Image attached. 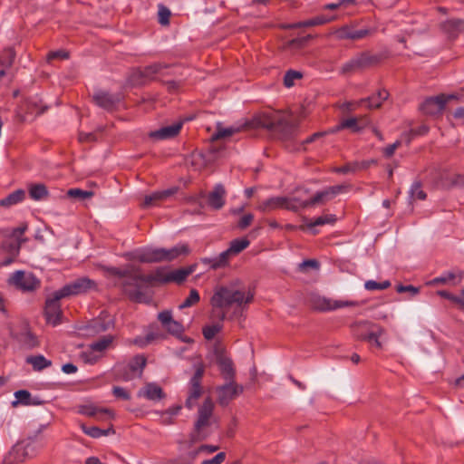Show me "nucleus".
Returning a JSON list of instances; mask_svg holds the SVG:
<instances>
[{"instance_id": "1", "label": "nucleus", "mask_w": 464, "mask_h": 464, "mask_svg": "<svg viewBox=\"0 0 464 464\" xmlns=\"http://www.w3.org/2000/svg\"><path fill=\"white\" fill-rule=\"evenodd\" d=\"M238 280L232 281L227 285H217L214 294L210 298L212 305L211 318L224 321L227 316V311L232 306L242 307L249 304L254 300V294L239 287Z\"/></svg>"}, {"instance_id": "2", "label": "nucleus", "mask_w": 464, "mask_h": 464, "mask_svg": "<svg viewBox=\"0 0 464 464\" xmlns=\"http://www.w3.org/2000/svg\"><path fill=\"white\" fill-rule=\"evenodd\" d=\"M100 269L109 276L118 277L121 281L114 284L130 301L137 304H149L150 296H147L142 291L140 268L133 265H127L125 268L101 265Z\"/></svg>"}, {"instance_id": "3", "label": "nucleus", "mask_w": 464, "mask_h": 464, "mask_svg": "<svg viewBox=\"0 0 464 464\" xmlns=\"http://www.w3.org/2000/svg\"><path fill=\"white\" fill-rule=\"evenodd\" d=\"M214 409V401L210 397H207L198 410V417L194 423L193 430L189 435L191 442L201 441L207 438L204 429L211 425Z\"/></svg>"}, {"instance_id": "4", "label": "nucleus", "mask_w": 464, "mask_h": 464, "mask_svg": "<svg viewBox=\"0 0 464 464\" xmlns=\"http://www.w3.org/2000/svg\"><path fill=\"white\" fill-rule=\"evenodd\" d=\"M349 188L350 185L344 184L327 187L323 190L317 191L309 199H298V206H300V208H307L316 205H324L335 198L337 195L347 192Z\"/></svg>"}, {"instance_id": "5", "label": "nucleus", "mask_w": 464, "mask_h": 464, "mask_svg": "<svg viewBox=\"0 0 464 464\" xmlns=\"http://www.w3.org/2000/svg\"><path fill=\"white\" fill-rule=\"evenodd\" d=\"M455 98V95L439 94L426 98L419 106L420 111L430 117H440L442 115L447 102Z\"/></svg>"}, {"instance_id": "6", "label": "nucleus", "mask_w": 464, "mask_h": 464, "mask_svg": "<svg viewBox=\"0 0 464 464\" xmlns=\"http://www.w3.org/2000/svg\"><path fill=\"white\" fill-rule=\"evenodd\" d=\"M173 66L161 63H155L147 65L141 69H138L130 76V82L134 85H143L147 81L155 80V76L160 74L164 76L162 72L165 69H171Z\"/></svg>"}, {"instance_id": "7", "label": "nucleus", "mask_w": 464, "mask_h": 464, "mask_svg": "<svg viewBox=\"0 0 464 464\" xmlns=\"http://www.w3.org/2000/svg\"><path fill=\"white\" fill-rule=\"evenodd\" d=\"M97 284L94 280L90 279L89 277L82 276L77 278L76 280L66 284L61 289L57 290L60 294V296L63 298L69 297L72 295H78L82 294L87 293L91 289H96Z\"/></svg>"}, {"instance_id": "8", "label": "nucleus", "mask_w": 464, "mask_h": 464, "mask_svg": "<svg viewBox=\"0 0 464 464\" xmlns=\"http://www.w3.org/2000/svg\"><path fill=\"white\" fill-rule=\"evenodd\" d=\"M9 282L23 292H34L41 287V281L33 273L21 270L14 272Z\"/></svg>"}, {"instance_id": "9", "label": "nucleus", "mask_w": 464, "mask_h": 464, "mask_svg": "<svg viewBox=\"0 0 464 464\" xmlns=\"http://www.w3.org/2000/svg\"><path fill=\"white\" fill-rule=\"evenodd\" d=\"M257 208L262 212H269L277 208L296 212L300 209V206H298V199L295 198L272 197L260 203Z\"/></svg>"}, {"instance_id": "10", "label": "nucleus", "mask_w": 464, "mask_h": 464, "mask_svg": "<svg viewBox=\"0 0 464 464\" xmlns=\"http://www.w3.org/2000/svg\"><path fill=\"white\" fill-rule=\"evenodd\" d=\"M216 392L218 394V403L222 407H226L230 401L243 393L244 387L237 383L236 381H228L225 384L218 386Z\"/></svg>"}, {"instance_id": "11", "label": "nucleus", "mask_w": 464, "mask_h": 464, "mask_svg": "<svg viewBox=\"0 0 464 464\" xmlns=\"http://www.w3.org/2000/svg\"><path fill=\"white\" fill-rule=\"evenodd\" d=\"M34 454V444L33 441H22L16 443L5 458V464H17L24 462L27 458Z\"/></svg>"}, {"instance_id": "12", "label": "nucleus", "mask_w": 464, "mask_h": 464, "mask_svg": "<svg viewBox=\"0 0 464 464\" xmlns=\"http://www.w3.org/2000/svg\"><path fill=\"white\" fill-rule=\"evenodd\" d=\"M214 354L216 356V363L218 364L222 378L226 381H236V369L231 358L225 354V350L221 347L216 346L214 348Z\"/></svg>"}, {"instance_id": "13", "label": "nucleus", "mask_w": 464, "mask_h": 464, "mask_svg": "<svg viewBox=\"0 0 464 464\" xmlns=\"http://www.w3.org/2000/svg\"><path fill=\"white\" fill-rule=\"evenodd\" d=\"M63 298V296H60L58 291H55L53 294V296L45 301V320L48 324H51L53 326H56L57 324H61V317L63 315V312L61 309L60 300Z\"/></svg>"}, {"instance_id": "14", "label": "nucleus", "mask_w": 464, "mask_h": 464, "mask_svg": "<svg viewBox=\"0 0 464 464\" xmlns=\"http://www.w3.org/2000/svg\"><path fill=\"white\" fill-rule=\"evenodd\" d=\"M312 307L319 312L334 311L343 307L358 306L357 301L333 300L326 297L315 296L311 300Z\"/></svg>"}, {"instance_id": "15", "label": "nucleus", "mask_w": 464, "mask_h": 464, "mask_svg": "<svg viewBox=\"0 0 464 464\" xmlns=\"http://www.w3.org/2000/svg\"><path fill=\"white\" fill-rule=\"evenodd\" d=\"M121 93H110L106 91L98 90L92 95L93 102L107 111H113L122 101Z\"/></svg>"}, {"instance_id": "16", "label": "nucleus", "mask_w": 464, "mask_h": 464, "mask_svg": "<svg viewBox=\"0 0 464 464\" xmlns=\"http://www.w3.org/2000/svg\"><path fill=\"white\" fill-rule=\"evenodd\" d=\"M11 336L27 348H34L39 345L36 335L32 333L29 324L26 322H23L20 324L19 331H12Z\"/></svg>"}, {"instance_id": "17", "label": "nucleus", "mask_w": 464, "mask_h": 464, "mask_svg": "<svg viewBox=\"0 0 464 464\" xmlns=\"http://www.w3.org/2000/svg\"><path fill=\"white\" fill-rule=\"evenodd\" d=\"M334 19L333 15L318 14L316 16L304 19L299 22L283 24L280 29H301L305 27H314L323 25Z\"/></svg>"}, {"instance_id": "18", "label": "nucleus", "mask_w": 464, "mask_h": 464, "mask_svg": "<svg viewBox=\"0 0 464 464\" xmlns=\"http://www.w3.org/2000/svg\"><path fill=\"white\" fill-rule=\"evenodd\" d=\"M134 258L140 263H161L163 262L162 247H144L138 249Z\"/></svg>"}, {"instance_id": "19", "label": "nucleus", "mask_w": 464, "mask_h": 464, "mask_svg": "<svg viewBox=\"0 0 464 464\" xmlns=\"http://www.w3.org/2000/svg\"><path fill=\"white\" fill-rule=\"evenodd\" d=\"M78 412L87 417H93L97 420L112 419L114 412L106 408H99L93 404H85L79 406Z\"/></svg>"}, {"instance_id": "20", "label": "nucleus", "mask_w": 464, "mask_h": 464, "mask_svg": "<svg viewBox=\"0 0 464 464\" xmlns=\"http://www.w3.org/2000/svg\"><path fill=\"white\" fill-rule=\"evenodd\" d=\"M179 190L178 187H172L165 190L155 191L150 195L145 196L142 202V207L145 208L157 206L160 202L175 195Z\"/></svg>"}, {"instance_id": "21", "label": "nucleus", "mask_w": 464, "mask_h": 464, "mask_svg": "<svg viewBox=\"0 0 464 464\" xmlns=\"http://www.w3.org/2000/svg\"><path fill=\"white\" fill-rule=\"evenodd\" d=\"M277 119L268 114H262L255 117L251 121L246 122L242 128L248 130L251 128H263L273 130L276 127Z\"/></svg>"}, {"instance_id": "22", "label": "nucleus", "mask_w": 464, "mask_h": 464, "mask_svg": "<svg viewBox=\"0 0 464 464\" xmlns=\"http://www.w3.org/2000/svg\"><path fill=\"white\" fill-rule=\"evenodd\" d=\"M276 125L274 131L278 132L281 138L285 140L292 139L295 135L298 127L297 123L285 118H278Z\"/></svg>"}, {"instance_id": "23", "label": "nucleus", "mask_w": 464, "mask_h": 464, "mask_svg": "<svg viewBox=\"0 0 464 464\" xmlns=\"http://www.w3.org/2000/svg\"><path fill=\"white\" fill-rule=\"evenodd\" d=\"M226 189L222 184H217L208 193V205L215 210L222 208L226 203Z\"/></svg>"}, {"instance_id": "24", "label": "nucleus", "mask_w": 464, "mask_h": 464, "mask_svg": "<svg viewBox=\"0 0 464 464\" xmlns=\"http://www.w3.org/2000/svg\"><path fill=\"white\" fill-rule=\"evenodd\" d=\"M389 92L385 89H380L378 92L372 96L361 99L358 101L360 105H364L368 109H379L382 105L383 102L389 98Z\"/></svg>"}, {"instance_id": "25", "label": "nucleus", "mask_w": 464, "mask_h": 464, "mask_svg": "<svg viewBox=\"0 0 464 464\" xmlns=\"http://www.w3.org/2000/svg\"><path fill=\"white\" fill-rule=\"evenodd\" d=\"M190 247L188 244H178L171 248L162 247L163 262H171L179 256H186L190 254Z\"/></svg>"}, {"instance_id": "26", "label": "nucleus", "mask_w": 464, "mask_h": 464, "mask_svg": "<svg viewBox=\"0 0 464 464\" xmlns=\"http://www.w3.org/2000/svg\"><path fill=\"white\" fill-rule=\"evenodd\" d=\"M165 396L163 389L155 382L147 383L138 392V397H144L150 401H160Z\"/></svg>"}, {"instance_id": "27", "label": "nucleus", "mask_w": 464, "mask_h": 464, "mask_svg": "<svg viewBox=\"0 0 464 464\" xmlns=\"http://www.w3.org/2000/svg\"><path fill=\"white\" fill-rule=\"evenodd\" d=\"M28 241V238L20 239V241H15L13 239H6L2 243V248L11 255L10 257L6 258L3 261L4 266L10 265L15 256H18L20 252L21 246Z\"/></svg>"}, {"instance_id": "28", "label": "nucleus", "mask_w": 464, "mask_h": 464, "mask_svg": "<svg viewBox=\"0 0 464 464\" xmlns=\"http://www.w3.org/2000/svg\"><path fill=\"white\" fill-rule=\"evenodd\" d=\"M182 128V122H176L172 125L162 127L155 131H151L150 138L156 140H166L176 137Z\"/></svg>"}, {"instance_id": "29", "label": "nucleus", "mask_w": 464, "mask_h": 464, "mask_svg": "<svg viewBox=\"0 0 464 464\" xmlns=\"http://www.w3.org/2000/svg\"><path fill=\"white\" fill-rule=\"evenodd\" d=\"M368 123V120L366 118H348L343 120L336 127L335 130H340L343 129H350L353 132L357 133L365 128Z\"/></svg>"}, {"instance_id": "30", "label": "nucleus", "mask_w": 464, "mask_h": 464, "mask_svg": "<svg viewBox=\"0 0 464 464\" xmlns=\"http://www.w3.org/2000/svg\"><path fill=\"white\" fill-rule=\"evenodd\" d=\"M197 268V264H192L187 267L178 268L169 272V283L178 285L183 284Z\"/></svg>"}, {"instance_id": "31", "label": "nucleus", "mask_w": 464, "mask_h": 464, "mask_svg": "<svg viewBox=\"0 0 464 464\" xmlns=\"http://www.w3.org/2000/svg\"><path fill=\"white\" fill-rule=\"evenodd\" d=\"M169 272H165V269L162 267L157 268L152 274L144 275V276L140 277L141 282L149 285H152L154 283L160 285L169 284Z\"/></svg>"}, {"instance_id": "32", "label": "nucleus", "mask_w": 464, "mask_h": 464, "mask_svg": "<svg viewBox=\"0 0 464 464\" xmlns=\"http://www.w3.org/2000/svg\"><path fill=\"white\" fill-rule=\"evenodd\" d=\"M114 323L113 320L108 316L101 315L89 323V328L92 329L94 333L99 334L109 330L113 327Z\"/></svg>"}, {"instance_id": "33", "label": "nucleus", "mask_w": 464, "mask_h": 464, "mask_svg": "<svg viewBox=\"0 0 464 464\" xmlns=\"http://www.w3.org/2000/svg\"><path fill=\"white\" fill-rule=\"evenodd\" d=\"M353 335L358 339L362 341L367 342L368 340V334H372L374 330V324L369 323V322H360L358 324H355L352 326Z\"/></svg>"}, {"instance_id": "34", "label": "nucleus", "mask_w": 464, "mask_h": 464, "mask_svg": "<svg viewBox=\"0 0 464 464\" xmlns=\"http://www.w3.org/2000/svg\"><path fill=\"white\" fill-rule=\"evenodd\" d=\"M188 397L185 401V407L188 410L193 409L197 403L198 399L203 394V387L202 385H197V384H188Z\"/></svg>"}, {"instance_id": "35", "label": "nucleus", "mask_w": 464, "mask_h": 464, "mask_svg": "<svg viewBox=\"0 0 464 464\" xmlns=\"http://www.w3.org/2000/svg\"><path fill=\"white\" fill-rule=\"evenodd\" d=\"M370 31H333L329 36L337 40H359L366 37Z\"/></svg>"}, {"instance_id": "36", "label": "nucleus", "mask_w": 464, "mask_h": 464, "mask_svg": "<svg viewBox=\"0 0 464 464\" xmlns=\"http://www.w3.org/2000/svg\"><path fill=\"white\" fill-rule=\"evenodd\" d=\"M24 198L25 191L22 188H19L0 199V207L10 208L24 201Z\"/></svg>"}, {"instance_id": "37", "label": "nucleus", "mask_w": 464, "mask_h": 464, "mask_svg": "<svg viewBox=\"0 0 464 464\" xmlns=\"http://www.w3.org/2000/svg\"><path fill=\"white\" fill-rule=\"evenodd\" d=\"M29 197L36 201L46 199L49 196L47 187L43 183L31 184L28 188Z\"/></svg>"}, {"instance_id": "38", "label": "nucleus", "mask_w": 464, "mask_h": 464, "mask_svg": "<svg viewBox=\"0 0 464 464\" xmlns=\"http://www.w3.org/2000/svg\"><path fill=\"white\" fill-rule=\"evenodd\" d=\"M314 36L312 34H305V35H300L297 36L292 40H289L285 43V48L292 50V51H298L300 49L304 48L308 45L309 42L314 38Z\"/></svg>"}, {"instance_id": "39", "label": "nucleus", "mask_w": 464, "mask_h": 464, "mask_svg": "<svg viewBox=\"0 0 464 464\" xmlns=\"http://www.w3.org/2000/svg\"><path fill=\"white\" fill-rule=\"evenodd\" d=\"M26 362L31 364L34 371H42L52 365V362L47 360L44 355H34L26 358Z\"/></svg>"}, {"instance_id": "40", "label": "nucleus", "mask_w": 464, "mask_h": 464, "mask_svg": "<svg viewBox=\"0 0 464 464\" xmlns=\"http://www.w3.org/2000/svg\"><path fill=\"white\" fill-rule=\"evenodd\" d=\"M82 431L92 437V438H100L102 436H107L109 434H113L115 432L114 429L112 428V426L109 429H106V430H103V429H101L99 427H96V426H92V427H88L84 424H82Z\"/></svg>"}, {"instance_id": "41", "label": "nucleus", "mask_w": 464, "mask_h": 464, "mask_svg": "<svg viewBox=\"0 0 464 464\" xmlns=\"http://www.w3.org/2000/svg\"><path fill=\"white\" fill-rule=\"evenodd\" d=\"M364 53L366 54L367 63L369 67L375 66L391 56V53L388 50H383L377 53H372L371 52L368 51Z\"/></svg>"}, {"instance_id": "42", "label": "nucleus", "mask_w": 464, "mask_h": 464, "mask_svg": "<svg viewBox=\"0 0 464 464\" xmlns=\"http://www.w3.org/2000/svg\"><path fill=\"white\" fill-rule=\"evenodd\" d=\"M147 358L143 354L135 355L128 364V368L131 372L140 371L141 374L142 371L146 367Z\"/></svg>"}, {"instance_id": "43", "label": "nucleus", "mask_w": 464, "mask_h": 464, "mask_svg": "<svg viewBox=\"0 0 464 464\" xmlns=\"http://www.w3.org/2000/svg\"><path fill=\"white\" fill-rule=\"evenodd\" d=\"M250 245V241L246 237L236 238L230 242L229 252L236 256L245 250Z\"/></svg>"}, {"instance_id": "44", "label": "nucleus", "mask_w": 464, "mask_h": 464, "mask_svg": "<svg viewBox=\"0 0 464 464\" xmlns=\"http://www.w3.org/2000/svg\"><path fill=\"white\" fill-rule=\"evenodd\" d=\"M223 321H219L203 327L202 334L206 340H212L223 328Z\"/></svg>"}, {"instance_id": "45", "label": "nucleus", "mask_w": 464, "mask_h": 464, "mask_svg": "<svg viewBox=\"0 0 464 464\" xmlns=\"http://www.w3.org/2000/svg\"><path fill=\"white\" fill-rule=\"evenodd\" d=\"M113 342V336L112 335H105L97 340L96 342H93L90 348L92 351L95 352H103L105 351Z\"/></svg>"}, {"instance_id": "46", "label": "nucleus", "mask_w": 464, "mask_h": 464, "mask_svg": "<svg viewBox=\"0 0 464 464\" xmlns=\"http://www.w3.org/2000/svg\"><path fill=\"white\" fill-rule=\"evenodd\" d=\"M15 59V52L13 48H5L0 54V65L4 68H9L13 65Z\"/></svg>"}, {"instance_id": "47", "label": "nucleus", "mask_w": 464, "mask_h": 464, "mask_svg": "<svg viewBox=\"0 0 464 464\" xmlns=\"http://www.w3.org/2000/svg\"><path fill=\"white\" fill-rule=\"evenodd\" d=\"M336 216L334 214L323 215L312 220L309 224H307V227H314L317 226H324L326 224L333 225L336 222Z\"/></svg>"}, {"instance_id": "48", "label": "nucleus", "mask_w": 464, "mask_h": 464, "mask_svg": "<svg viewBox=\"0 0 464 464\" xmlns=\"http://www.w3.org/2000/svg\"><path fill=\"white\" fill-rule=\"evenodd\" d=\"M384 329L381 326L374 325V330L372 334H368L367 342L371 344L375 345L378 349H382V343L379 338L383 334Z\"/></svg>"}, {"instance_id": "49", "label": "nucleus", "mask_w": 464, "mask_h": 464, "mask_svg": "<svg viewBox=\"0 0 464 464\" xmlns=\"http://www.w3.org/2000/svg\"><path fill=\"white\" fill-rule=\"evenodd\" d=\"M14 396L16 401H13V406H16L18 403L23 405H32L34 404L31 401V393L26 390H19L14 392Z\"/></svg>"}, {"instance_id": "50", "label": "nucleus", "mask_w": 464, "mask_h": 464, "mask_svg": "<svg viewBox=\"0 0 464 464\" xmlns=\"http://www.w3.org/2000/svg\"><path fill=\"white\" fill-rule=\"evenodd\" d=\"M161 82L166 86L167 91L172 94L178 93L184 85L182 80H162Z\"/></svg>"}, {"instance_id": "51", "label": "nucleus", "mask_w": 464, "mask_h": 464, "mask_svg": "<svg viewBox=\"0 0 464 464\" xmlns=\"http://www.w3.org/2000/svg\"><path fill=\"white\" fill-rule=\"evenodd\" d=\"M241 129H243V128L242 127L241 128L229 127V128H225V129H218L217 130V132L215 134H213L212 140H218L220 139L230 137L233 134L240 131Z\"/></svg>"}, {"instance_id": "52", "label": "nucleus", "mask_w": 464, "mask_h": 464, "mask_svg": "<svg viewBox=\"0 0 464 464\" xmlns=\"http://www.w3.org/2000/svg\"><path fill=\"white\" fill-rule=\"evenodd\" d=\"M391 286V282L389 280H385L383 282H376L373 280H368L364 284V287L368 291H375V290H384Z\"/></svg>"}, {"instance_id": "53", "label": "nucleus", "mask_w": 464, "mask_h": 464, "mask_svg": "<svg viewBox=\"0 0 464 464\" xmlns=\"http://www.w3.org/2000/svg\"><path fill=\"white\" fill-rule=\"evenodd\" d=\"M200 300L199 294L198 290L191 289L188 296L183 301V303L179 305L180 309L190 307L196 304H198Z\"/></svg>"}, {"instance_id": "54", "label": "nucleus", "mask_w": 464, "mask_h": 464, "mask_svg": "<svg viewBox=\"0 0 464 464\" xmlns=\"http://www.w3.org/2000/svg\"><path fill=\"white\" fill-rule=\"evenodd\" d=\"M411 196L413 198L424 200L427 198L426 192L422 189V185L420 181H415L411 185Z\"/></svg>"}, {"instance_id": "55", "label": "nucleus", "mask_w": 464, "mask_h": 464, "mask_svg": "<svg viewBox=\"0 0 464 464\" xmlns=\"http://www.w3.org/2000/svg\"><path fill=\"white\" fill-rule=\"evenodd\" d=\"M28 229L27 222H22L17 227L12 229L11 234L9 235L10 239L20 241V239H24L23 235Z\"/></svg>"}, {"instance_id": "56", "label": "nucleus", "mask_w": 464, "mask_h": 464, "mask_svg": "<svg viewBox=\"0 0 464 464\" xmlns=\"http://www.w3.org/2000/svg\"><path fill=\"white\" fill-rule=\"evenodd\" d=\"M359 164L358 161L348 162L341 167H337L334 169V172L339 174H348V173H355L359 171Z\"/></svg>"}, {"instance_id": "57", "label": "nucleus", "mask_w": 464, "mask_h": 464, "mask_svg": "<svg viewBox=\"0 0 464 464\" xmlns=\"http://www.w3.org/2000/svg\"><path fill=\"white\" fill-rule=\"evenodd\" d=\"M302 77L303 75L300 72L288 70L284 76V84L285 87H292L295 84V81Z\"/></svg>"}, {"instance_id": "58", "label": "nucleus", "mask_w": 464, "mask_h": 464, "mask_svg": "<svg viewBox=\"0 0 464 464\" xmlns=\"http://www.w3.org/2000/svg\"><path fill=\"white\" fill-rule=\"evenodd\" d=\"M67 194L71 198H79L81 200L91 198L93 196L92 191L83 190L81 188H71L68 190Z\"/></svg>"}, {"instance_id": "59", "label": "nucleus", "mask_w": 464, "mask_h": 464, "mask_svg": "<svg viewBox=\"0 0 464 464\" xmlns=\"http://www.w3.org/2000/svg\"><path fill=\"white\" fill-rule=\"evenodd\" d=\"M195 372L191 377L188 384L201 385V382L205 373V366L203 363L200 362L195 365Z\"/></svg>"}, {"instance_id": "60", "label": "nucleus", "mask_w": 464, "mask_h": 464, "mask_svg": "<svg viewBox=\"0 0 464 464\" xmlns=\"http://www.w3.org/2000/svg\"><path fill=\"white\" fill-rule=\"evenodd\" d=\"M170 14H171V13L169 8H167L164 5H160L159 12H158L159 23L162 26L169 25Z\"/></svg>"}, {"instance_id": "61", "label": "nucleus", "mask_w": 464, "mask_h": 464, "mask_svg": "<svg viewBox=\"0 0 464 464\" xmlns=\"http://www.w3.org/2000/svg\"><path fill=\"white\" fill-rule=\"evenodd\" d=\"M429 131H430V128H429V126H427L425 124H422V125L418 126L417 128L411 129L409 133L410 137L408 139V143L411 142V140L412 137L424 136V135L428 134Z\"/></svg>"}, {"instance_id": "62", "label": "nucleus", "mask_w": 464, "mask_h": 464, "mask_svg": "<svg viewBox=\"0 0 464 464\" xmlns=\"http://www.w3.org/2000/svg\"><path fill=\"white\" fill-rule=\"evenodd\" d=\"M356 71H360V70L357 67V63H356L355 59L352 58L350 61H348L347 63L343 64L340 72H341L342 74L345 75V74L353 73V72H354Z\"/></svg>"}, {"instance_id": "63", "label": "nucleus", "mask_w": 464, "mask_h": 464, "mask_svg": "<svg viewBox=\"0 0 464 464\" xmlns=\"http://www.w3.org/2000/svg\"><path fill=\"white\" fill-rule=\"evenodd\" d=\"M112 394L118 398L121 399L123 401H130V394L128 391H126L124 388L120 386H114L112 388Z\"/></svg>"}, {"instance_id": "64", "label": "nucleus", "mask_w": 464, "mask_h": 464, "mask_svg": "<svg viewBox=\"0 0 464 464\" xmlns=\"http://www.w3.org/2000/svg\"><path fill=\"white\" fill-rule=\"evenodd\" d=\"M254 220V215L251 213L244 215L237 222V227L241 230L248 227Z\"/></svg>"}]
</instances>
